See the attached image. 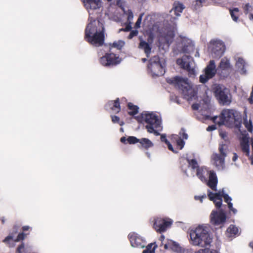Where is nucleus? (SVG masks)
I'll return each mask as SVG.
<instances>
[{
    "label": "nucleus",
    "mask_w": 253,
    "mask_h": 253,
    "mask_svg": "<svg viewBox=\"0 0 253 253\" xmlns=\"http://www.w3.org/2000/svg\"><path fill=\"white\" fill-rule=\"evenodd\" d=\"M161 140L162 141L165 142L167 144L169 142L166 138V134H162L161 135Z\"/></svg>",
    "instance_id": "51"
},
{
    "label": "nucleus",
    "mask_w": 253,
    "mask_h": 253,
    "mask_svg": "<svg viewBox=\"0 0 253 253\" xmlns=\"http://www.w3.org/2000/svg\"><path fill=\"white\" fill-rule=\"evenodd\" d=\"M212 92L219 103L223 105H228L231 102V95L229 90L224 85L214 84L212 87Z\"/></svg>",
    "instance_id": "8"
},
{
    "label": "nucleus",
    "mask_w": 253,
    "mask_h": 253,
    "mask_svg": "<svg viewBox=\"0 0 253 253\" xmlns=\"http://www.w3.org/2000/svg\"><path fill=\"white\" fill-rule=\"evenodd\" d=\"M177 64L180 68L186 70L190 77L194 76L196 74L195 64L192 58L189 55H183L176 61Z\"/></svg>",
    "instance_id": "12"
},
{
    "label": "nucleus",
    "mask_w": 253,
    "mask_h": 253,
    "mask_svg": "<svg viewBox=\"0 0 253 253\" xmlns=\"http://www.w3.org/2000/svg\"><path fill=\"white\" fill-rule=\"evenodd\" d=\"M125 44V42L124 41L118 40L112 43V47L116 48L118 49H121L124 46Z\"/></svg>",
    "instance_id": "38"
},
{
    "label": "nucleus",
    "mask_w": 253,
    "mask_h": 253,
    "mask_svg": "<svg viewBox=\"0 0 253 253\" xmlns=\"http://www.w3.org/2000/svg\"><path fill=\"white\" fill-rule=\"evenodd\" d=\"M138 33V31L137 30H133V31H131V32L130 33L128 38L129 39H132L133 37L136 36Z\"/></svg>",
    "instance_id": "49"
},
{
    "label": "nucleus",
    "mask_w": 253,
    "mask_h": 253,
    "mask_svg": "<svg viewBox=\"0 0 253 253\" xmlns=\"http://www.w3.org/2000/svg\"><path fill=\"white\" fill-rule=\"evenodd\" d=\"M89 22L85 30V38L88 42L95 46L102 45L104 41V27L99 21L89 16Z\"/></svg>",
    "instance_id": "1"
},
{
    "label": "nucleus",
    "mask_w": 253,
    "mask_h": 253,
    "mask_svg": "<svg viewBox=\"0 0 253 253\" xmlns=\"http://www.w3.org/2000/svg\"><path fill=\"white\" fill-rule=\"evenodd\" d=\"M106 107L107 109H110L114 113H118L120 110V103L118 100L115 101H110L106 105Z\"/></svg>",
    "instance_id": "27"
},
{
    "label": "nucleus",
    "mask_w": 253,
    "mask_h": 253,
    "mask_svg": "<svg viewBox=\"0 0 253 253\" xmlns=\"http://www.w3.org/2000/svg\"><path fill=\"white\" fill-rule=\"evenodd\" d=\"M230 211H231L234 214H236L237 212V210L234 208L232 209Z\"/></svg>",
    "instance_id": "64"
},
{
    "label": "nucleus",
    "mask_w": 253,
    "mask_h": 253,
    "mask_svg": "<svg viewBox=\"0 0 253 253\" xmlns=\"http://www.w3.org/2000/svg\"><path fill=\"white\" fill-rule=\"evenodd\" d=\"M179 136L178 138H181V139H187L188 135L186 134L183 130H181L179 132Z\"/></svg>",
    "instance_id": "46"
},
{
    "label": "nucleus",
    "mask_w": 253,
    "mask_h": 253,
    "mask_svg": "<svg viewBox=\"0 0 253 253\" xmlns=\"http://www.w3.org/2000/svg\"><path fill=\"white\" fill-rule=\"evenodd\" d=\"M243 124L249 131H253V125L250 119L248 120L247 118H244Z\"/></svg>",
    "instance_id": "39"
},
{
    "label": "nucleus",
    "mask_w": 253,
    "mask_h": 253,
    "mask_svg": "<svg viewBox=\"0 0 253 253\" xmlns=\"http://www.w3.org/2000/svg\"><path fill=\"white\" fill-rule=\"evenodd\" d=\"M230 13L233 20L236 22H238L240 16L239 10L238 8H234L230 10Z\"/></svg>",
    "instance_id": "33"
},
{
    "label": "nucleus",
    "mask_w": 253,
    "mask_h": 253,
    "mask_svg": "<svg viewBox=\"0 0 253 253\" xmlns=\"http://www.w3.org/2000/svg\"><path fill=\"white\" fill-rule=\"evenodd\" d=\"M216 72V65L213 60H210L205 69V73L200 77V81L202 83H206L209 79L214 76Z\"/></svg>",
    "instance_id": "15"
},
{
    "label": "nucleus",
    "mask_w": 253,
    "mask_h": 253,
    "mask_svg": "<svg viewBox=\"0 0 253 253\" xmlns=\"http://www.w3.org/2000/svg\"><path fill=\"white\" fill-rule=\"evenodd\" d=\"M231 66L229 60L226 57L223 58L220 62L218 66V69L221 72L227 71L231 69Z\"/></svg>",
    "instance_id": "25"
},
{
    "label": "nucleus",
    "mask_w": 253,
    "mask_h": 253,
    "mask_svg": "<svg viewBox=\"0 0 253 253\" xmlns=\"http://www.w3.org/2000/svg\"><path fill=\"white\" fill-rule=\"evenodd\" d=\"M249 18L250 20H253V13H250Z\"/></svg>",
    "instance_id": "62"
},
{
    "label": "nucleus",
    "mask_w": 253,
    "mask_h": 253,
    "mask_svg": "<svg viewBox=\"0 0 253 253\" xmlns=\"http://www.w3.org/2000/svg\"><path fill=\"white\" fill-rule=\"evenodd\" d=\"M174 36L173 29H165L159 38V42L161 43H166L169 44L172 42Z\"/></svg>",
    "instance_id": "19"
},
{
    "label": "nucleus",
    "mask_w": 253,
    "mask_h": 253,
    "mask_svg": "<svg viewBox=\"0 0 253 253\" xmlns=\"http://www.w3.org/2000/svg\"><path fill=\"white\" fill-rule=\"evenodd\" d=\"M170 240H168V243L167 244H166L164 246V247H165V249H170L171 250V245H170Z\"/></svg>",
    "instance_id": "55"
},
{
    "label": "nucleus",
    "mask_w": 253,
    "mask_h": 253,
    "mask_svg": "<svg viewBox=\"0 0 253 253\" xmlns=\"http://www.w3.org/2000/svg\"><path fill=\"white\" fill-rule=\"evenodd\" d=\"M238 156L237 155V154L235 153H233V156L232 158V161L233 162H235L238 159Z\"/></svg>",
    "instance_id": "58"
},
{
    "label": "nucleus",
    "mask_w": 253,
    "mask_h": 253,
    "mask_svg": "<svg viewBox=\"0 0 253 253\" xmlns=\"http://www.w3.org/2000/svg\"><path fill=\"white\" fill-rule=\"evenodd\" d=\"M245 64L246 63L243 58L241 57L237 58L236 63V67L237 71L241 74H243L246 72L245 70Z\"/></svg>",
    "instance_id": "30"
},
{
    "label": "nucleus",
    "mask_w": 253,
    "mask_h": 253,
    "mask_svg": "<svg viewBox=\"0 0 253 253\" xmlns=\"http://www.w3.org/2000/svg\"><path fill=\"white\" fill-rule=\"evenodd\" d=\"M121 59L114 53H107L100 58V62L104 66H110L119 64Z\"/></svg>",
    "instance_id": "17"
},
{
    "label": "nucleus",
    "mask_w": 253,
    "mask_h": 253,
    "mask_svg": "<svg viewBox=\"0 0 253 253\" xmlns=\"http://www.w3.org/2000/svg\"><path fill=\"white\" fill-rule=\"evenodd\" d=\"M165 67V60L158 56H154L149 61L148 70L153 77H158L164 74Z\"/></svg>",
    "instance_id": "7"
},
{
    "label": "nucleus",
    "mask_w": 253,
    "mask_h": 253,
    "mask_svg": "<svg viewBox=\"0 0 253 253\" xmlns=\"http://www.w3.org/2000/svg\"><path fill=\"white\" fill-rule=\"evenodd\" d=\"M205 198H206V195H204L202 196H195V199L197 200H200L201 203L203 202V199Z\"/></svg>",
    "instance_id": "54"
},
{
    "label": "nucleus",
    "mask_w": 253,
    "mask_h": 253,
    "mask_svg": "<svg viewBox=\"0 0 253 253\" xmlns=\"http://www.w3.org/2000/svg\"><path fill=\"white\" fill-rule=\"evenodd\" d=\"M173 138L176 140L177 146L179 147L180 149H182L185 144L184 141L181 138H177L176 135H173Z\"/></svg>",
    "instance_id": "41"
},
{
    "label": "nucleus",
    "mask_w": 253,
    "mask_h": 253,
    "mask_svg": "<svg viewBox=\"0 0 253 253\" xmlns=\"http://www.w3.org/2000/svg\"><path fill=\"white\" fill-rule=\"evenodd\" d=\"M209 100H203L199 103H196L192 105L193 110H199L200 111H204L207 109L209 106Z\"/></svg>",
    "instance_id": "24"
},
{
    "label": "nucleus",
    "mask_w": 253,
    "mask_h": 253,
    "mask_svg": "<svg viewBox=\"0 0 253 253\" xmlns=\"http://www.w3.org/2000/svg\"><path fill=\"white\" fill-rule=\"evenodd\" d=\"M131 246L133 248H143L145 246V241L137 233L133 232L128 235Z\"/></svg>",
    "instance_id": "18"
},
{
    "label": "nucleus",
    "mask_w": 253,
    "mask_h": 253,
    "mask_svg": "<svg viewBox=\"0 0 253 253\" xmlns=\"http://www.w3.org/2000/svg\"><path fill=\"white\" fill-rule=\"evenodd\" d=\"M23 248H24L23 245H20L17 248V252L18 253H22V250L23 249Z\"/></svg>",
    "instance_id": "57"
},
{
    "label": "nucleus",
    "mask_w": 253,
    "mask_h": 253,
    "mask_svg": "<svg viewBox=\"0 0 253 253\" xmlns=\"http://www.w3.org/2000/svg\"><path fill=\"white\" fill-rule=\"evenodd\" d=\"M195 253H220L218 250H211L210 247L204 249H201L195 252Z\"/></svg>",
    "instance_id": "35"
},
{
    "label": "nucleus",
    "mask_w": 253,
    "mask_h": 253,
    "mask_svg": "<svg viewBox=\"0 0 253 253\" xmlns=\"http://www.w3.org/2000/svg\"><path fill=\"white\" fill-rule=\"evenodd\" d=\"M128 108L129 109L128 114L130 115L136 114L138 111V107L137 106L133 105L132 103L128 104Z\"/></svg>",
    "instance_id": "36"
},
{
    "label": "nucleus",
    "mask_w": 253,
    "mask_h": 253,
    "mask_svg": "<svg viewBox=\"0 0 253 253\" xmlns=\"http://www.w3.org/2000/svg\"><path fill=\"white\" fill-rule=\"evenodd\" d=\"M213 121L217 123L219 126L224 125L229 127L241 129L242 118L241 114L234 109H226L223 110L219 116L213 118Z\"/></svg>",
    "instance_id": "4"
},
{
    "label": "nucleus",
    "mask_w": 253,
    "mask_h": 253,
    "mask_svg": "<svg viewBox=\"0 0 253 253\" xmlns=\"http://www.w3.org/2000/svg\"><path fill=\"white\" fill-rule=\"evenodd\" d=\"M131 28V23H128L125 29H120V31H128Z\"/></svg>",
    "instance_id": "52"
},
{
    "label": "nucleus",
    "mask_w": 253,
    "mask_h": 253,
    "mask_svg": "<svg viewBox=\"0 0 253 253\" xmlns=\"http://www.w3.org/2000/svg\"><path fill=\"white\" fill-rule=\"evenodd\" d=\"M150 38L151 39V42H146L142 39H140V42L138 45V48L144 51L147 57H149L152 52V42L153 38V35L150 34Z\"/></svg>",
    "instance_id": "21"
},
{
    "label": "nucleus",
    "mask_w": 253,
    "mask_h": 253,
    "mask_svg": "<svg viewBox=\"0 0 253 253\" xmlns=\"http://www.w3.org/2000/svg\"><path fill=\"white\" fill-rule=\"evenodd\" d=\"M253 91H252L251 94V99H250V102L251 103H253Z\"/></svg>",
    "instance_id": "60"
},
{
    "label": "nucleus",
    "mask_w": 253,
    "mask_h": 253,
    "mask_svg": "<svg viewBox=\"0 0 253 253\" xmlns=\"http://www.w3.org/2000/svg\"><path fill=\"white\" fill-rule=\"evenodd\" d=\"M139 143L145 149H148L153 146L152 142L149 139L146 138L139 139Z\"/></svg>",
    "instance_id": "32"
},
{
    "label": "nucleus",
    "mask_w": 253,
    "mask_h": 253,
    "mask_svg": "<svg viewBox=\"0 0 253 253\" xmlns=\"http://www.w3.org/2000/svg\"><path fill=\"white\" fill-rule=\"evenodd\" d=\"M253 9V7L249 3H246L244 7V12L246 14L249 13L250 14L252 13Z\"/></svg>",
    "instance_id": "43"
},
{
    "label": "nucleus",
    "mask_w": 253,
    "mask_h": 253,
    "mask_svg": "<svg viewBox=\"0 0 253 253\" xmlns=\"http://www.w3.org/2000/svg\"><path fill=\"white\" fill-rule=\"evenodd\" d=\"M172 223V221L170 219L157 218L154 223V228L157 232H163L170 227Z\"/></svg>",
    "instance_id": "16"
},
{
    "label": "nucleus",
    "mask_w": 253,
    "mask_h": 253,
    "mask_svg": "<svg viewBox=\"0 0 253 253\" xmlns=\"http://www.w3.org/2000/svg\"><path fill=\"white\" fill-rule=\"evenodd\" d=\"M167 145H168V148L169 150L172 151L174 153H176V152H175L173 147H172V146L171 145V144L169 142V143L167 144Z\"/></svg>",
    "instance_id": "56"
},
{
    "label": "nucleus",
    "mask_w": 253,
    "mask_h": 253,
    "mask_svg": "<svg viewBox=\"0 0 253 253\" xmlns=\"http://www.w3.org/2000/svg\"><path fill=\"white\" fill-rule=\"evenodd\" d=\"M117 1L116 5L120 7L122 10L124 11V13L127 16V22L131 23V21L133 18V14L132 12L130 9L125 10V9L122 7L123 0H116Z\"/></svg>",
    "instance_id": "26"
},
{
    "label": "nucleus",
    "mask_w": 253,
    "mask_h": 253,
    "mask_svg": "<svg viewBox=\"0 0 253 253\" xmlns=\"http://www.w3.org/2000/svg\"><path fill=\"white\" fill-rule=\"evenodd\" d=\"M143 15V14H141L138 18L135 25L136 28H138L140 27V24L141 23Z\"/></svg>",
    "instance_id": "47"
},
{
    "label": "nucleus",
    "mask_w": 253,
    "mask_h": 253,
    "mask_svg": "<svg viewBox=\"0 0 253 253\" xmlns=\"http://www.w3.org/2000/svg\"><path fill=\"white\" fill-rule=\"evenodd\" d=\"M168 83L174 85L180 89L183 95L188 98H192L196 94V90L193 84L186 78L175 77L168 79Z\"/></svg>",
    "instance_id": "5"
},
{
    "label": "nucleus",
    "mask_w": 253,
    "mask_h": 253,
    "mask_svg": "<svg viewBox=\"0 0 253 253\" xmlns=\"http://www.w3.org/2000/svg\"><path fill=\"white\" fill-rule=\"evenodd\" d=\"M251 143L252 146V155L249 156V159L251 160V164L253 165V137L251 138Z\"/></svg>",
    "instance_id": "48"
},
{
    "label": "nucleus",
    "mask_w": 253,
    "mask_h": 253,
    "mask_svg": "<svg viewBox=\"0 0 253 253\" xmlns=\"http://www.w3.org/2000/svg\"><path fill=\"white\" fill-rule=\"evenodd\" d=\"M106 14L108 15L109 19L118 22L121 20V14L119 9L116 6H111L109 7Z\"/></svg>",
    "instance_id": "22"
},
{
    "label": "nucleus",
    "mask_w": 253,
    "mask_h": 253,
    "mask_svg": "<svg viewBox=\"0 0 253 253\" xmlns=\"http://www.w3.org/2000/svg\"><path fill=\"white\" fill-rule=\"evenodd\" d=\"M196 175L202 182L206 183L213 191H216L217 178L213 170H209L205 167H201L197 169Z\"/></svg>",
    "instance_id": "6"
},
{
    "label": "nucleus",
    "mask_w": 253,
    "mask_h": 253,
    "mask_svg": "<svg viewBox=\"0 0 253 253\" xmlns=\"http://www.w3.org/2000/svg\"><path fill=\"white\" fill-rule=\"evenodd\" d=\"M190 243L202 249L210 247L212 242V236L210 233L208 226L200 225L191 229L189 232Z\"/></svg>",
    "instance_id": "2"
},
{
    "label": "nucleus",
    "mask_w": 253,
    "mask_h": 253,
    "mask_svg": "<svg viewBox=\"0 0 253 253\" xmlns=\"http://www.w3.org/2000/svg\"><path fill=\"white\" fill-rule=\"evenodd\" d=\"M184 8L185 6L182 3L179 1H175L173 4V8L171 11L173 10L175 14L177 16H179Z\"/></svg>",
    "instance_id": "29"
},
{
    "label": "nucleus",
    "mask_w": 253,
    "mask_h": 253,
    "mask_svg": "<svg viewBox=\"0 0 253 253\" xmlns=\"http://www.w3.org/2000/svg\"><path fill=\"white\" fill-rule=\"evenodd\" d=\"M248 138L243 137L241 141V147L242 151L246 153V155L250 156V146Z\"/></svg>",
    "instance_id": "28"
},
{
    "label": "nucleus",
    "mask_w": 253,
    "mask_h": 253,
    "mask_svg": "<svg viewBox=\"0 0 253 253\" xmlns=\"http://www.w3.org/2000/svg\"><path fill=\"white\" fill-rule=\"evenodd\" d=\"M112 121L114 123H119L120 126H123L124 125V122L120 121V118L116 116H111Z\"/></svg>",
    "instance_id": "45"
},
{
    "label": "nucleus",
    "mask_w": 253,
    "mask_h": 253,
    "mask_svg": "<svg viewBox=\"0 0 253 253\" xmlns=\"http://www.w3.org/2000/svg\"><path fill=\"white\" fill-rule=\"evenodd\" d=\"M26 235L24 233L19 234L16 239H14L11 235L8 236L4 240L3 242L8 245L9 247H14L15 243L24 239Z\"/></svg>",
    "instance_id": "23"
},
{
    "label": "nucleus",
    "mask_w": 253,
    "mask_h": 253,
    "mask_svg": "<svg viewBox=\"0 0 253 253\" xmlns=\"http://www.w3.org/2000/svg\"><path fill=\"white\" fill-rule=\"evenodd\" d=\"M227 234L229 236L235 235L238 233V229L234 225H231L227 229Z\"/></svg>",
    "instance_id": "34"
},
{
    "label": "nucleus",
    "mask_w": 253,
    "mask_h": 253,
    "mask_svg": "<svg viewBox=\"0 0 253 253\" xmlns=\"http://www.w3.org/2000/svg\"><path fill=\"white\" fill-rule=\"evenodd\" d=\"M110 1L112 0H106ZM83 2L85 8L88 10L89 15L90 11L99 9L102 6L101 0H83Z\"/></svg>",
    "instance_id": "20"
},
{
    "label": "nucleus",
    "mask_w": 253,
    "mask_h": 253,
    "mask_svg": "<svg viewBox=\"0 0 253 253\" xmlns=\"http://www.w3.org/2000/svg\"><path fill=\"white\" fill-rule=\"evenodd\" d=\"M216 128L215 125H211V126H209L207 128V130L208 131H212L213 130H215Z\"/></svg>",
    "instance_id": "53"
},
{
    "label": "nucleus",
    "mask_w": 253,
    "mask_h": 253,
    "mask_svg": "<svg viewBox=\"0 0 253 253\" xmlns=\"http://www.w3.org/2000/svg\"><path fill=\"white\" fill-rule=\"evenodd\" d=\"M170 245H171V250L176 253H185V250L179 245L172 240H170Z\"/></svg>",
    "instance_id": "31"
},
{
    "label": "nucleus",
    "mask_w": 253,
    "mask_h": 253,
    "mask_svg": "<svg viewBox=\"0 0 253 253\" xmlns=\"http://www.w3.org/2000/svg\"><path fill=\"white\" fill-rule=\"evenodd\" d=\"M139 139H137L136 137L134 136H129L127 141L130 144H135L136 143L139 142Z\"/></svg>",
    "instance_id": "44"
},
{
    "label": "nucleus",
    "mask_w": 253,
    "mask_h": 253,
    "mask_svg": "<svg viewBox=\"0 0 253 253\" xmlns=\"http://www.w3.org/2000/svg\"><path fill=\"white\" fill-rule=\"evenodd\" d=\"M29 226H25L23 227V230L24 231H26V230H28L29 229Z\"/></svg>",
    "instance_id": "63"
},
{
    "label": "nucleus",
    "mask_w": 253,
    "mask_h": 253,
    "mask_svg": "<svg viewBox=\"0 0 253 253\" xmlns=\"http://www.w3.org/2000/svg\"><path fill=\"white\" fill-rule=\"evenodd\" d=\"M206 1V0H195L192 3V6L195 9H199L203 6V3Z\"/></svg>",
    "instance_id": "37"
},
{
    "label": "nucleus",
    "mask_w": 253,
    "mask_h": 253,
    "mask_svg": "<svg viewBox=\"0 0 253 253\" xmlns=\"http://www.w3.org/2000/svg\"><path fill=\"white\" fill-rule=\"evenodd\" d=\"M220 136L222 138L226 141L228 139L227 134L225 132L221 131L220 132Z\"/></svg>",
    "instance_id": "50"
},
{
    "label": "nucleus",
    "mask_w": 253,
    "mask_h": 253,
    "mask_svg": "<svg viewBox=\"0 0 253 253\" xmlns=\"http://www.w3.org/2000/svg\"><path fill=\"white\" fill-rule=\"evenodd\" d=\"M188 162L189 168H191L192 169H196L197 170L198 168H200L198 167V163L195 160L192 159L191 160H188Z\"/></svg>",
    "instance_id": "42"
},
{
    "label": "nucleus",
    "mask_w": 253,
    "mask_h": 253,
    "mask_svg": "<svg viewBox=\"0 0 253 253\" xmlns=\"http://www.w3.org/2000/svg\"><path fill=\"white\" fill-rule=\"evenodd\" d=\"M214 191L213 192L208 190V196L210 200L213 202L217 209H219L222 205V197L224 198L225 202L227 203L231 201V198L227 194H224L223 190L217 192L216 189V191Z\"/></svg>",
    "instance_id": "13"
},
{
    "label": "nucleus",
    "mask_w": 253,
    "mask_h": 253,
    "mask_svg": "<svg viewBox=\"0 0 253 253\" xmlns=\"http://www.w3.org/2000/svg\"><path fill=\"white\" fill-rule=\"evenodd\" d=\"M194 44L192 41L185 37L179 36L176 39V44L174 50L180 52L189 53L193 51Z\"/></svg>",
    "instance_id": "11"
},
{
    "label": "nucleus",
    "mask_w": 253,
    "mask_h": 253,
    "mask_svg": "<svg viewBox=\"0 0 253 253\" xmlns=\"http://www.w3.org/2000/svg\"><path fill=\"white\" fill-rule=\"evenodd\" d=\"M219 153H213L211 160L213 165L218 170H223L225 167V158L228 152V146L225 144H220L218 148Z\"/></svg>",
    "instance_id": "9"
},
{
    "label": "nucleus",
    "mask_w": 253,
    "mask_h": 253,
    "mask_svg": "<svg viewBox=\"0 0 253 253\" xmlns=\"http://www.w3.org/2000/svg\"><path fill=\"white\" fill-rule=\"evenodd\" d=\"M137 121L143 124L147 131L159 135L162 130V122L161 115L157 112L145 111L137 117Z\"/></svg>",
    "instance_id": "3"
},
{
    "label": "nucleus",
    "mask_w": 253,
    "mask_h": 253,
    "mask_svg": "<svg viewBox=\"0 0 253 253\" xmlns=\"http://www.w3.org/2000/svg\"><path fill=\"white\" fill-rule=\"evenodd\" d=\"M153 245L152 244L148 245L146 247V249L143 251V253H155V249L157 246L152 247Z\"/></svg>",
    "instance_id": "40"
},
{
    "label": "nucleus",
    "mask_w": 253,
    "mask_h": 253,
    "mask_svg": "<svg viewBox=\"0 0 253 253\" xmlns=\"http://www.w3.org/2000/svg\"><path fill=\"white\" fill-rule=\"evenodd\" d=\"M226 215L222 210H213L210 214L211 223L216 226L221 227L225 223Z\"/></svg>",
    "instance_id": "14"
},
{
    "label": "nucleus",
    "mask_w": 253,
    "mask_h": 253,
    "mask_svg": "<svg viewBox=\"0 0 253 253\" xmlns=\"http://www.w3.org/2000/svg\"><path fill=\"white\" fill-rule=\"evenodd\" d=\"M126 140H127V139H126V138L125 137H123L121 138V141L122 143H125Z\"/></svg>",
    "instance_id": "61"
},
{
    "label": "nucleus",
    "mask_w": 253,
    "mask_h": 253,
    "mask_svg": "<svg viewBox=\"0 0 253 253\" xmlns=\"http://www.w3.org/2000/svg\"><path fill=\"white\" fill-rule=\"evenodd\" d=\"M208 49L213 57L220 58L225 51V45L222 40L213 39L210 41Z\"/></svg>",
    "instance_id": "10"
},
{
    "label": "nucleus",
    "mask_w": 253,
    "mask_h": 253,
    "mask_svg": "<svg viewBox=\"0 0 253 253\" xmlns=\"http://www.w3.org/2000/svg\"><path fill=\"white\" fill-rule=\"evenodd\" d=\"M228 208H229V209L231 210L233 208V204L231 202H229L228 203Z\"/></svg>",
    "instance_id": "59"
}]
</instances>
